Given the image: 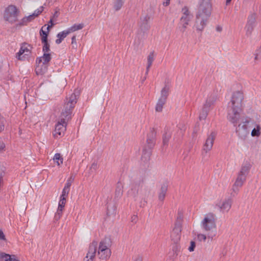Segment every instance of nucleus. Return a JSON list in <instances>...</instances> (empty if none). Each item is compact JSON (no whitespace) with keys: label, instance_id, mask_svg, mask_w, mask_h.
Wrapping results in <instances>:
<instances>
[{"label":"nucleus","instance_id":"f257e3e1","mask_svg":"<svg viewBox=\"0 0 261 261\" xmlns=\"http://www.w3.org/2000/svg\"><path fill=\"white\" fill-rule=\"evenodd\" d=\"M77 96V95L75 93H73L69 97L66 98L60 119L56 124L54 130L55 137L58 138L64 135L66 129L67 122L71 119L72 110L76 103Z\"/></svg>","mask_w":261,"mask_h":261},{"label":"nucleus","instance_id":"f03ea898","mask_svg":"<svg viewBox=\"0 0 261 261\" xmlns=\"http://www.w3.org/2000/svg\"><path fill=\"white\" fill-rule=\"evenodd\" d=\"M216 215L209 213L204 216L200 223L202 229L207 233L208 239L211 240L216 236Z\"/></svg>","mask_w":261,"mask_h":261},{"label":"nucleus","instance_id":"7ed1b4c3","mask_svg":"<svg viewBox=\"0 0 261 261\" xmlns=\"http://www.w3.org/2000/svg\"><path fill=\"white\" fill-rule=\"evenodd\" d=\"M111 246V241L109 238H105L100 242L97 251V255L100 259H107L110 257Z\"/></svg>","mask_w":261,"mask_h":261},{"label":"nucleus","instance_id":"20e7f679","mask_svg":"<svg viewBox=\"0 0 261 261\" xmlns=\"http://www.w3.org/2000/svg\"><path fill=\"white\" fill-rule=\"evenodd\" d=\"M182 15L180 18L178 24V29L181 33H184L190 22L193 18V15L188 8L186 6L181 9Z\"/></svg>","mask_w":261,"mask_h":261},{"label":"nucleus","instance_id":"39448f33","mask_svg":"<svg viewBox=\"0 0 261 261\" xmlns=\"http://www.w3.org/2000/svg\"><path fill=\"white\" fill-rule=\"evenodd\" d=\"M170 89V85L166 83L164 87L161 91V95L158 100L156 106L155 111L158 112H161L163 110V107L166 102L167 97L169 95Z\"/></svg>","mask_w":261,"mask_h":261},{"label":"nucleus","instance_id":"423d86ee","mask_svg":"<svg viewBox=\"0 0 261 261\" xmlns=\"http://www.w3.org/2000/svg\"><path fill=\"white\" fill-rule=\"evenodd\" d=\"M243 99L244 95L242 92L240 91L234 92L228 103V108L242 110Z\"/></svg>","mask_w":261,"mask_h":261},{"label":"nucleus","instance_id":"0eeeda50","mask_svg":"<svg viewBox=\"0 0 261 261\" xmlns=\"http://www.w3.org/2000/svg\"><path fill=\"white\" fill-rule=\"evenodd\" d=\"M242 110L228 108L227 119L234 126L240 122H242V119H246L241 116L240 113Z\"/></svg>","mask_w":261,"mask_h":261},{"label":"nucleus","instance_id":"6e6552de","mask_svg":"<svg viewBox=\"0 0 261 261\" xmlns=\"http://www.w3.org/2000/svg\"><path fill=\"white\" fill-rule=\"evenodd\" d=\"M18 11L17 8L13 5L9 6L4 12V19L10 22H13L16 20Z\"/></svg>","mask_w":261,"mask_h":261},{"label":"nucleus","instance_id":"1a4fd4ad","mask_svg":"<svg viewBox=\"0 0 261 261\" xmlns=\"http://www.w3.org/2000/svg\"><path fill=\"white\" fill-rule=\"evenodd\" d=\"M232 200L230 198L221 199L216 203L215 208L222 213H227L231 207Z\"/></svg>","mask_w":261,"mask_h":261},{"label":"nucleus","instance_id":"9d476101","mask_svg":"<svg viewBox=\"0 0 261 261\" xmlns=\"http://www.w3.org/2000/svg\"><path fill=\"white\" fill-rule=\"evenodd\" d=\"M249 122L247 119H242V122L239 123L236 128L237 133L241 139L245 140L249 134L250 130L247 127Z\"/></svg>","mask_w":261,"mask_h":261},{"label":"nucleus","instance_id":"9b49d317","mask_svg":"<svg viewBox=\"0 0 261 261\" xmlns=\"http://www.w3.org/2000/svg\"><path fill=\"white\" fill-rule=\"evenodd\" d=\"M246 176L238 173L236 180L232 185L231 192L230 193L232 197H234L238 194L240 188L246 181Z\"/></svg>","mask_w":261,"mask_h":261},{"label":"nucleus","instance_id":"f8f14e48","mask_svg":"<svg viewBox=\"0 0 261 261\" xmlns=\"http://www.w3.org/2000/svg\"><path fill=\"white\" fill-rule=\"evenodd\" d=\"M216 134L215 132H212L207 135V138L203 144L202 154L204 155L208 152L211 151L213 148L214 140L216 138Z\"/></svg>","mask_w":261,"mask_h":261},{"label":"nucleus","instance_id":"ddd939ff","mask_svg":"<svg viewBox=\"0 0 261 261\" xmlns=\"http://www.w3.org/2000/svg\"><path fill=\"white\" fill-rule=\"evenodd\" d=\"M182 218L181 215H179L175 223V226L171 234V237L174 242H178L180 239V232L181 231Z\"/></svg>","mask_w":261,"mask_h":261},{"label":"nucleus","instance_id":"4468645a","mask_svg":"<svg viewBox=\"0 0 261 261\" xmlns=\"http://www.w3.org/2000/svg\"><path fill=\"white\" fill-rule=\"evenodd\" d=\"M212 9L211 0H199L197 11L211 14Z\"/></svg>","mask_w":261,"mask_h":261},{"label":"nucleus","instance_id":"2eb2a0df","mask_svg":"<svg viewBox=\"0 0 261 261\" xmlns=\"http://www.w3.org/2000/svg\"><path fill=\"white\" fill-rule=\"evenodd\" d=\"M143 180H134L130 185V189L128 191V195L134 198H135L138 194V192L141 188Z\"/></svg>","mask_w":261,"mask_h":261},{"label":"nucleus","instance_id":"dca6fc26","mask_svg":"<svg viewBox=\"0 0 261 261\" xmlns=\"http://www.w3.org/2000/svg\"><path fill=\"white\" fill-rule=\"evenodd\" d=\"M97 242L93 241L90 245L89 250L84 261H93L97 250Z\"/></svg>","mask_w":261,"mask_h":261},{"label":"nucleus","instance_id":"f3484780","mask_svg":"<svg viewBox=\"0 0 261 261\" xmlns=\"http://www.w3.org/2000/svg\"><path fill=\"white\" fill-rule=\"evenodd\" d=\"M29 47L30 46L27 43L22 44L19 52L16 55V58L20 60H24L26 56H28L31 53Z\"/></svg>","mask_w":261,"mask_h":261},{"label":"nucleus","instance_id":"a211bd4d","mask_svg":"<svg viewBox=\"0 0 261 261\" xmlns=\"http://www.w3.org/2000/svg\"><path fill=\"white\" fill-rule=\"evenodd\" d=\"M156 137V132L153 128L150 129L147 135V143L149 149L152 148L154 144Z\"/></svg>","mask_w":261,"mask_h":261},{"label":"nucleus","instance_id":"6ab92c4d","mask_svg":"<svg viewBox=\"0 0 261 261\" xmlns=\"http://www.w3.org/2000/svg\"><path fill=\"white\" fill-rule=\"evenodd\" d=\"M208 21L195 16L194 27L198 32H202L205 27Z\"/></svg>","mask_w":261,"mask_h":261},{"label":"nucleus","instance_id":"aec40b11","mask_svg":"<svg viewBox=\"0 0 261 261\" xmlns=\"http://www.w3.org/2000/svg\"><path fill=\"white\" fill-rule=\"evenodd\" d=\"M251 166L252 165L249 162H244L243 163L238 173L247 177L249 173Z\"/></svg>","mask_w":261,"mask_h":261},{"label":"nucleus","instance_id":"412c9836","mask_svg":"<svg viewBox=\"0 0 261 261\" xmlns=\"http://www.w3.org/2000/svg\"><path fill=\"white\" fill-rule=\"evenodd\" d=\"M149 18V17L147 15H146L144 17H141L140 21V27L142 30H146L149 28V26L148 24V21Z\"/></svg>","mask_w":261,"mask_h":261},{"label":"nucleus","instance_id":"4be33fe9","mask_svg":"<svg viewBox=\"0 0 261 261\" xmlns=\"http://www.w3.org/2000/svg\"><path fill=\"white\" fill-rule=\"evenodd\" d=\"M36 73L37 75H42L44 74L47 70V65L39 64L36 67Z\"/></svg>","mask_w":261,"mask_h":261},{"label":"nucleus","instance_id":"5701e85b","mask_svg":"<svg viewBox=\"0 0 261 261\" xmlns=\"http://www.w3.org/2000/svg\"><path fill=\"white\" fill-rule=\"evenodd\" d=\"M50 55L48 53H44L42 57H40L37 60V63L39 64H43L47 65L48 63L50 61Z\"/></svg>","mask_w":261,"mask_h":261},{"label":"nucleus","instance_id":"b1692460","mask_svg":"<svg viewBox=\"0 0 261 261\" xmlns=\"http://www.w3.org/2000/svg\"><path fill=\"white\" fill-rule=\"evenodd\" d=\"M70 33L68 29L59 33L57 35L58 39L56 40V43L57 44L61 43L62 40Z\"/></svg>","mask_w":261,"mask_h":261},{"label":"nucleus","instance_id":"393cba45","mask_svg":"<svg viewBox=\"0 0 261 261\" xmlns=\"http://www.w3.org/2000/svg\"><path fill=\"white\" fill-rule=\"evenodd\" d=\"M167 190H168V186L166 184H163L162 185L161 189H160V191L159 194V196H158L159 200H160V201L164 200V199L165 197Z\"/></svg>","mask_w":261,"mask_h":261},{"label":"nucleus","instance_id":"a878e982","mask_svg":"<svg viewBox=\"0 0 261 261\" xmlns=\"http://www.w3.org/2000/svg\"><path fill=\"white\" fill-rule=\"evenodd\" d=\"M0 261H19L16 259L14 256L12 257L9 254L2 253Z\"/></svg>","mask_w":261,"mask_h":261},{"label":"nucleus","instance_id":"bb28decb","mask_svg":"<svg viewBox=\"0 0 261 261\" xmlns=\"http://www.w3.org/2000/svg\"><path fill=\"white\" fill-rule=\"evenodd\" d=\"M171 134L170 132H166L163 136V145L167 146L168 144V142L171 138Z\"/></svg>","mask_w":261,"mask_h":261},{"label":"nucleus","instance_id":"cd10ccee","mask_svg":"<svg viewBox=\"0 0 261 261\" xmlns=\"http://www.w3.org/2000/svg\"><path fill=\"white\" fill-rule=\"evenodd\" d=\"M211 15V14L197 11L195 16L208 21Z\"/></svg>","mask_w":261,"mask_h":261},{"label":"nucleus","instance_id":"c85d7f7f","mask_svg":"<svg viewBox=\"0 0 261 261\" xmlns=\"http://www.w3.org/2000/svg\"><path fill=\"white\" fill-rule=\"evenodd\" d=\"M209 109H208L206 107H203L201 112L200 113L199 118L200 120L205 119L207 115L208 112L209 111Z\"/></svg>","mask_w":261,"mask_h":261},{"label":"nucleus","instance_id":"c756f323","mask_svg":"<svg viewBox=\"0 0 261 261\" xmlns=\"http://www.w3.org/2000/svg\"><path fill=\"white\" fill-rule=\"evenodd\" d=\"M84 26V25L83 23L75 24L68 29L69 31H70V33H71L82 29Z\"/></svg>","mask_w":261,"mask_h":261},{"label":"nucleus","instance_id":"7c9ffc66","mask_svg":"<svg viewBox=\"0 0 261 261\" xmlns=\"http://www.w3.org/2000/svg\"><path fill=\"white\" fill-rule=\"evenodd\" d=\"M124 0H116L114 3V8L116 11L119 10L124 4Z\"/></svg>","mask_w":261,"mask_h":261},{"label":"nucleus","instance_id":"2f4dec72","mask_svg":"<svg viewBox=\"0 0 261 261\" xmlns=\"http://www.w3.org/2000/svg\"><path fill=\"white\" fill-rule=\"evenodd\" d=\"M260 127L259 125H256V127L254 128L251 132L252 137H258L260 135Z\"/></svg>","mask_w":261,"mask_h":261},{"label":"nucleus","instance_id":"473e14b6","mask_svg":"<svg viewBox=\"0 0 261 261\" xmlns=\"http://www.w3.org/2000/svg\"><path fill=\"white\" fill-rule=\"evenodd\" d=\"M151 154L150 150H147L144 149L143 151V154L142 155V160H144V162H146L149 160V158Z\"/></svg>","mask_w":261,"mask_h":261},{"label":"nucleus","instance_id":"72a5a7b5","mask_svg":"<svg viewBox=\"0 0 261 261\" xmlns=\"http://www.w3.org/2000/svg\"><path fill=\"white\" fill-rule=\"evenodd\" d=\"M197 240L199 242H205L206 239H208L207 233H199L197 235Z\"/></svg>","mask_w":261,"mask_h":261},{"label":"nucleus","instance_id":"f704fd0d","mask_svg":"<svg viewBox=\"0 0 261 261\" xmlns=\"http://www.w3.org/2000/svg\"><path fill=\"white\" fill-rule=\"evenodd\" d=\"M255 16L254 14H251L249 16L247 24L255 26Z\"/></svg>","mask_w":261,"mask_h":261},{"label":"nucleus","instance_id":"c9c22d12","mask_svg":"<svg viewBox=\"0 0 261 261\" xmlns=\"http://www.w3.org/2000/svg\"><path fill=\"white\" fill-rule=\"evenodd\" d=\"M54 160L57 162L59 166L63 163V158H61L60 153H56L55 154Z\"/></svg>","mask_w":261,"mask_h":261},{"label":"nucleus","instance_id":"e433bc0d","mask_svg":"<svg viewBox=\"0 0 261 261\" xmlns=\"http://www.w3.org/2000/svg\"><path fill=\"white\" fill-rule=\"evenodd\" d=\"M63 210V208L58 207L57 212L55 214V217H54L55 221H57L60 219V218L62 216V214Z\"/></svg>","mask_w":261,"mask_h":261},{"label":"nucleus","instance_id":"4c0bfd02","mask_svg":"<svg viewBox=\"0 0 261 261\" xmlns=\"http://www.w3.org/2000/svg\"><path fill=\"white\" fill-rule=\"evenodd\" d=\"M69 191H70L69 188H67L66 187H64V188L63 190V191H62V195L61 196V198H64L65 199H66L67 196L68 195Z\"/></svg>","mask_w":261,"mask_h":261},{"label":"nucleus","instance_id":"58836bf2","mask_svg":"<svg viewBox=\"0 0 261 261\" xmlns=\"http://www.w3.org/2000/svg\"><path fill=\"white\" fill-rule=\"evenodd\" d=\"M74 176H73V175H71L68 179V180H67V182L65 184V187H67V188H69L70 187L72 183L74 181Z\"/></svg>","mask_w":261,"mask_h":261},{"label":"nucleus","instance_id":"ea45409f","mask_svg":"<svg viewBox=\"0 0 261 261\" xmlns=\"http://www.w3.org/2000/svg\"><path fill=\"white\" fill-rule=\"evenodd\" d=\"M254 27V26L246 24L245 29L246 31V34L247 35H250L251 34Z\"/></svg>","mask_w":261,"mask_h":261},{"label":"nucleus","instance_id":"a19ab883","mask_svg":"<svg viewBox=\"0 0 261 261\" xmlns=\"http://www.w3.org/2000/svg\"><path fill=\"white\" fill-rule=\"evenodd\" d=\"M261 58V46L256 50L255 54V60H258Z\"/></svg>","mask_w":261,"mask_h":261},{"label":"nucleus","instance_id":"79ce46f5","mask_svg":"<svg viewBox=\"0 0 261 261\" xmlns=\"http://www.w3.org/2000/svg\"><path fill=\"white\" fill-rule=\"evenodd\" d=\"M66 203V199L64 198H61L59 202L58 207L64 208Z\"/></svg>","mask_w":261,"mask_h":261},{"label":"nucleus","instance_id":"37998d69","mask_svg":"<svg viewBox=\"0 0 261 261\" xmlns=\"http://www.w3.org/2000/svg\"><path fill=\"white\" fill-rule=\"evenodd\" d=\"M122 195V190L120 188H117L115 191V197L116 198H120Z\"/></svg>","mask_w":261,"mask_h":261},{"label":"nucleus","instance_id":"c03bdc74","mask_svg":"<svg viewBox=\"0 0 261 261\" xmlns=\"http://www.w3.org/2000/svg\"><path fill=\"white\" fill-rule=\"evenodd\" d=\"M154 60V53L153 51L150 52L147 57V62L152 63Z\"/></svg>","mask_w":261,"mask_h":261},{"label":"nucleus","instance_id":"a18cd8bd","mask_svg":"<svg viewBox=\"0 0 261 261\" xmlns=\"http://www.w3.org/2000/svg\"><path fill=\"white\" fill-rule=\"evenodd\" d=\"M49 44L48 43H43V51L44 53H47L49 50Z\"/></svg>","mask_w":261,"mask_h":261},{"label":"nucleus","instance_id":"49530a36","mask_svg":"<svg viewBox=\"0 0 261 261\" xmlns=\"http://www.w3.org/2000/svg\"><path fill=\"white\" fill-rule=\"evenodd\" d=\"M196 246V244L194 241H191L190 242V246L188 248V250L190 252H192L194 250V249Z\"/></svg>","mask_w":261,"mask_h":261},{"label":"nucleus","instance_id":"de8ad7c7","mask_svg":"<svg viewBox=\"0 0 261 261\" xmlns=\"http://www.w3.org/2000/svg\"><path fill=\"white\" fill-rule=\"evenodd\" d=\"M214 103L211 102L210 100H208L207 99L206 100L205 103L203 107H206V108L210 110V107L211 106H212Z\"/></svg>","mask_w":261,"mask_h":261},{"label":"nucleus","instance_id":"09e8293b","mask_svg":"<svg viewBox=\"0 0 261 261\" xmlns=\"http://www.w3.org/2000/svg\"><path fill=\"white\" fill-rule=\"evenodd\" d=\"M35 17L34 16L33 14L29 15L28 17L24 18L23 19V22L30 21L33 19Z\"/></svg>","mask_w":261,"mask_h":261},{"label":"nucleus","instance_id":"8fccbe9b","mask_svg":"<svg viewBox=\"0 0 261 261\" xmlns=\"http://www.w3.org/2000/svg\"><path fill=\"white\" fill-rule=\"evenodd\" d=\"M43 7H41L40 9H37L35 11L34 13L33 14L34 17H36L38 16L42 11Z\"/></svg>","mask_w":261,"mask_h":261},{"label":"nucleus","instance_id":"3c124183","mask_svg":"<svg viewBox=\"0 0 261 261\" xmlns=\"http://www.w3.org/2000/svg\"><path fill=\"white\" fill-rule=\"evenodd\" d=\"M45 26L46 25H45L43 27H42V28H41V29L40 31V35L41 36H44L45 35L48 36V31H47V32H45L43 30V28L44 27H45Z\"/></svg>","mask_w":261,"mask_h":261},{"label":"nucleus","instance_id":"603ef678","mask_svg":"<svg viewBox=\"0 0 261 261\" xmlns=\"http://www.w3.org/2000/svg\"><path fill=\"white\" fill-rule=\"evenodd\" d=\"M53 18H51V19H50L49 21V23L50 24V25H48V27L46 28V29L48 31H49V29L50 28H51L54 25V24L53 23Z\"/></svg>","mask_w":261,"mask_h":261},{"label":"nucleus","instance_id":"864d4df0","mask_svg":"<svg viewBox=\"0 0 261 261\" xmlns=\"http://www.w3.org/2000/svg\"><path fill=\"white\" fill-rule=\"evenodd\" d=\"M207 99L208 100H210L211 101V102H212L213 103H214V102L216 100V97L215 95H211Z\"/></svg>","mask_w":261,"mask_h":261},{"label":"nucleus","instance_id":"5fc2aeb1","mask_svg":"<svg viewBox=\"0 0 261 261\" xmlns=\"http://www.w3.org/2000/svg\"><path fill=\"white\" fill-rule=\"evenodd\" d=\"M5 236L2 229H0V240L6 241Z\"/></svg>","mask_w":261,"mask_h":261},{"label":"nucleus","instance_id":"6e6d98bb","mask_svg":"<svg viewBox=\"0 0 261 261\" xmlns=\"http://www.w3.org/2000/svg\"><path fill=\"white\" fill-rule=\"evenodd\" d=\"M5 124L4 121L0 120V133L4 129Z\"/></svg>","mask_w":261,"mask_h":261},{"label":"nucleus","instance_id":"4d7b16f0","mask_svg":"<svg viewBox=\"0 0 261 261\" xmlns=\"http://www.w3.org/2000/svg\"><path fill=\"white\" fill-rule=\"evenodd\" d=\"M41 41L43 44L47 43V36L45 35L44 36H41Z\"/></svg>","mask_w":261,"mask_h":261},{"label":"nucleus","instance_id":"13d9d810","mask_svg":"<svg viewBox=\"0 0 261 261\" xmlns=\"http://www.w3.org/2000/svg\"><path fill=\"white\" fill-rule=\"evenodd\" d=\"M151 65H152V63L147 62V65L146 67V73H145L146 74H148V71L149 70V69H150Z\"/></svg>","mask_w":261,"mask_h":261},{"label":"nucleus","instance_id":"bf43d9fd","mask_svg":"<svg viewBox=\"0 0 261 261\" xmlns=\"http://www.w3.org/2000/svg\"><path fill=\"white\" fill-rule=\"evenodd\" d=\"M131 221L134 223H136L137 221V216L133 215L131 218Z\"/></svg>","mask_w":261,"mask_h":261},{"label":"nucleus","instance_id":"052dcab7","mask_svg":"<svg viewBox=\"0 0 261 261\" xmlns=\"http://www.w3.org/2000/svg\"><path fill=\"white\" fill-rule=\"evenodd\" d=\"M170 0H164L163 5L164 6H167L170 4Z\"/></svg>","mask_w":261,"mask_h":261},{"label":"nucleus","instance_id":"680f3d73","mask_svg":"<svg viewBox=\"0 0 261 261\" xmlns=\"http://www.w3.org/2000/svg\"><path fill=\"white\" fill-rule=\"evenodd\" d=\"M216 30L218 32H221L222 31V27L220 25H217L216 27Z\"/></svg>","mask_w":261,"mask_h":261},{"label":"nucleus","instance_id":"e2e57ef3","mask_svg":"<svg viewBox=\"0 0 261 261\" xmlns=\"http://www.w3.org/2000/svg\"><path fill=\"white\" fill-rule=\"evenodd\" d=\"M74 43H76V37L75 36L72 37V44H73Z\"/></svg>","mask_w":261,"mask_h":261},{"label":"nucleus","instance_id":"0e129e2a","mask_svg":"<svg viewBox=\"0 0 261 261\" xmlns=\"http://www.w3.org/2000/svg\"><path fill=\"white\" fill-rule=\"evenodd\" d=\"M58 17V12L56 11L55 12L54 14V16H53L52 18H53V19L55 18H57Z\"/></svg>","mask_w":261,"mask_h":261},{"label":"nucleus","instance_id":"69168bd1","mask_svg":"<svg viewBox=\"0 0 261 261\" xmlns=\"http://www.w3.org/2000/svg\"><path fill=\"white\" fill-rule=\"evenodd\" d=\"M5 147V145L4 143H1L0 144V150H3Z\"/></svg>","mask_w":261,"mask_h":261},{"label":"nucleus","instance_id":"338daca9","mask_svg":"<svg viewBox=\"0 0 261 261\" xmlns=\"http://www.w3.org/2000/svg\"><path fill=\"white\" fill-rule=\"evenodd\" d=\"M3 170L1 166L0 165V177L3 176Z\"/></svg>","mask_w":261,"mask_h":261},{"label":"nucleus","instance_id":"774afa93","mask_svg":"<svg viewBox=\"0 0 261 261\" xmlns=\"http://www.w3.org/2000/svg\"><path fill=\"white\" fill-rule=\"evenodd\" d=\"M135 261H142V258L140 257H138Z\"/></svg>","mask_w":261,"mask_h":261}]
</instances>
